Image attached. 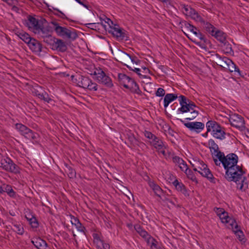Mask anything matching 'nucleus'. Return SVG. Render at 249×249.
<instances>
[{"mask_svg":"<svg viewBox=\"0 0 249 249\" xmlns=\"http://www.w3.org/2000/svg\"><path fill=\"white\" fill-rule=\"evenodd\" d=\"M245 174L242 166L238 165L226 171L225 178L229 181L235 182L238 189L245 191L248 188L249 184L247 178L244 176Z\"/></svg>","mask_w":249,"mask_h":249,"instance_id":"obj_1","label":"nucleus"},{"mask_svg":"<svg viewBox=\"0 0 249 249\" xmlns=\"http://www.w3.org/2000/svg\"><path fill=\"white\" fill-rule=\"evenodd\" d=\"M27 24L30 29L40 30L41 31H42L46 27H48V30H54L56 31H68L66 28L60 26L56 21H52L48 23L44 18L38 20L32 16L28 17Z\"/></svg>","mask_w":249,"mask_h":249,"instance_id":"obj_2","label":"nucleus"},{"mask_svg":"<svg viewBox=\"0 0 249 249\" xmlns=\"http://www.w3.org/2000/svg\"><path fill=\"white\" fill-rule=\"evenodd\" d=\"M182 11L183 14L188 18L195 20L196 22L203 23V27L207 31H215V28L211 24L205 22L202 17L196 10L188 5H182ZM216 31H219L216 30Z\"/></svg>","mask_w":249,"mask_h":249,"instance_id":"obj_3","label":"nucleus"},{"mask_svg":"<svg viewBox=\"0 0 249 249\" xmlns=\"http://www.w3.org/2000/svg\"><path fill=\"white\" fill-rule=\"evenodd\" d=\"M217 155L218 158L215 160V164L220 166L222 164L226 171L229 169L238 166V157L235 154L230 153L225 156L223 152H219Z\"/></svg>","mask_w":249,"mask_h":249,"instance_id":"obj_4","label":"nucleus"},{"mask_svg":"<svg viewBox=\"0 0 249 249\" xmlns=\"http://www.w3.org/2000/svg\"><path fill=\"white\" fill-rule=\"evenodd\" d=\"M195 171L198 172L202 176L206 178L212 183H215V178L211 173L207 165L197 157H195L190 161Z\"/></svg>","mask_w":249,"mask_h":249,"instance_id":"obj_5","label":"nucleus"},{"mask_svg":"<svg viewBox=\"0 0 249 249\" xmlns=\"http://www.w3.org/2000/svg\"><path fill=\"white\" fill-rule=\"evenodd\" d=\"M93 74L95 76V80L98 83L108 89H111L114 87L111 78L100 67L94 68Z\"/></svg>","mask_w":249,"mask_h":249,"instance_id":"obj_6","label":"nucleus"},{"mask_svg":"<svg viewBox=\"0 0 249 249\" xmlns=\"http://www.w3.org/2000/svg\"><path fill=\"white\" fill-rule=\"evenodd\" d=\"M190 40L201 48H205L208 40L201 32H183Z\"/></svg>","mask_w":249,"mask_h":249,"instance_id":"obj_7","label":"nucleus"},{"mask_svg":"<svg viewBox=\"0 0 249 249\" xmlns=\"http://www.w3.org/2000/svg\"><path fill=\"white\" fill-rule=\"evenodd\" d=\"M99 18L106 31H122L118 24L114 23L104 14H100Z\"/></svg>","mask_w":249,"mask_h":249,"instance_id":"obj_8","label":"nucleus"},{"mask_svg":"<svg viewBox=\"0 0 249 249\" xmlns=\"http://www.w3.org/2000/svg\"><path fill=\"white\" fill-rule=\"evenodd\" d=\"M78 85L90 91H96L98 88V85L93 82L89 77L81 76L78 80Z\"/></svg>","mask_w":249,"mask_h":249,"instance_id":"obj_9","label":"nucleus"},{"mask_svg":"<svg viewBox=\"0 0 249 249\" xmlns=\"http://www.w3.org/2000/svg\"><path fill=\"white\" fill-rule=\"evenodd\" d=\"M118 79L120 83L125 88L130 89L134 88L136 91L139 90L138 84L135 81L124 73H119Z\"/></svg>","mask_w":249,"mask_h":249,"instance_id":"obj_10","label":"nucleus"},{"mask_svg":"<svg viewBox=\"0 0 249 249\" xmlns=\"http://www.w3.org/2000/svg\"><path fill=\"white\" fill-rule=\"evenodd\" d=\"M229 120L231 126L241 131L245 130V120L241 115L237 114H232L230 115Z\"/></svg>","mask_w":249,"mask_h":249,"instance_id":"obj_11","label":"nucleus"},{"mask_svg":"<svg viewBox=\"0 0 249 249\" xmlns=\"http://www.w3.org/2000/svg\"><path fill=\"white\" fill-rule=\"evenodd\" d=\"M15 126L16 129L19 132L20 134L23 135L26 138L29 140L36 139L37 134L26 125L22 124L17 123L16 124Z\"/></svg>","mask_w":249,"mask_h":249,"instance_id":"obj_12","label":"nucleus"},{"mask_svg":"<svg viewBox=\"0 0 249 249\" xmlns=\"http://www.w3.org/2000/svg\"><path fill=\"white\" fill-rule=\"evenodd\" d=\"M191 132L200 133L204 128V123L199 122H186L182 119H178Z\"/></svg>","mask_w":249,"mask_h":249,"instance_id":"obj_13","label":"nucleus"},{"mask_svg":"<svg viewBox=\"0 0 249 249\" xmlns=\"http://www.w3.org/2000/svg\"><path fill=\"white\" fill-rule=\"evenodd\" d=\"M4 164L2 168L6 172L14 174H18L20 173V168L15 164L13 160L8 157H5Z\"/></svg>","mask_w":249,"mask_h":249,"instance_id":"obj_14","label":"nucleus"},{"mask_svg":"<svg viewBox=\"0 0 249 249\" xmlns=\"http://www.w3.org/2000/svg\"><path fill=\"white\" fill-rule=\"evenodd\" d=\"M58 36L61 37L67 43L75 40L78 36L77 32H57Z\"/></svg>","mask_w":249,"mask_h":249,"instance_id":"obj_15","label":"nucleus"},{"mask_svg":"<svg viewBox=\"0 0 249 249\" xmlns=\"http://www.w3.org/2000/svg\"><path fill=\"white\" fill-rule=\"evenodd\" d=\"M117 60L122 63L124 65L128 66V63L130 62V55L125 52L119 50L116 53Z\"/></svg>","mask_w":249,"mask_h":249,"instance_id":"obj_16","label":"nucleus"},{"mask_svg":"<svg viewBox=\"0 0 249 249\" xmlns=\"http://www.w3.org/2000/svg\"><path fill=\"white\" fill-rule=\"evenodd\" d=\"M208 145L213 160L214 161L215 160L218 158L217 155H218L219 152H222L219 150L218 145L213 140L210 139L208 141Z\"/></svg>","mask_w":249,"mask_h":249,"instance_id":"obj_17","label":"nucleus"},{"mask_svg":"<svg viewBox=\"0 0 249 249\" xmlns=\"http://www.w3.org/2000/svg\"><path fill=\"white\" fill-rule=\"evenodd\" d=\"M30 50L35 53L39 54L42 51V45L37 40L33 38L31 42L28 44Z\"/></svg>","mask_w":249,"mask_h":249,"instance_id":"obj_18","label":"nucleus"},{"mask_svg":"<svg viewBox=\"0 0 249 249\" xmlns=\"http://www.w3.org/2000/svg\"><path fill=\"white\" fill-rule=\"evenodd\" d=\"M38 35L43 39V41L47 44L53 47L56 38L53 37L49 32H37Z\"/></svg>","mask_w":249,"mask_h":249,"instance_id":"obj_19","label":"nucleus"},{"mask_svg":"<svg viewBox=\"0 0 249 249\" xmlns=\"http://www.w3.org/2000/svg\"><path fill=\"white\" fill-rule=\"evenodd\" d=\"M178 101L181 107L179 108L178 111L179 113H184L190 111L187 104V98L183 95L178 97Z\"/></svg>","mask_w":249,"mask_h":249,"instance_id":"obj_20","label":"nucleus"},{"mask_svg":"<svg viewBox=\"0 0 249 249\" xmlns=\"http://www.w3.org/2000/svg\"><path fill=\"white\" fill-rule=\"evenodd\" d=\"M214 59L217 65L224 69H225L227 65L229 64L228 61H231V60L226 56H221L218 53L215 54Z\"/></svg>","mask_w":249,"mask_h":249,"instance_id":"obj_21","label":"nucleus"},{"mask_svg":"<svg viewBox=\"0 0 249 249\" xmlns=\"http://www.w3.org/2000/svg\"><path fill=\"white\" fill-rule=\"evenodd\" d=\"M66 42L62 40L56 38L54 43L52 47V49L57 50L59 52H64L67 49Z\"/></svg>","mask_w":249,"mask_h":249,"instance_id":"obj_22","label":"nucleus"},{"mask_svg":"<svg viewBox=\"0 0 249 249\" xmlns=\"http://www.w3.org/2000/svg\"><path fill=\"white\" fill-rule=\"evenodd\" d=\"M31 242L37 249H47L48 247L46 242L40 237L34 238Z\"/></svg>","mask_w":249,"mask_h":249,"instance_id":"obj_23","label":"nucleus"},{"mask_svg":"<svg viewBox=\"0 0 249 249\" xmlns=\"http://www.w3.org/2000/svg\"><path fill=\"white\" fill-rule=\"evenodd\" d=\"M212 36H213L223 44L227 43L228 36L225 32H210Z\"/></svg>","mask_w":249,"mask_h":249,"instance_id":"obj_24","label":"nucleus"},{"mask_svg":"<svg viewBox=\"0 0 249 249\" xmlns=\"http://www.w3.org/2000/svg\"><path fill=\"white\" fill-rule=\"evenodd\" d=\"M213 136L216 139L223 140L225 139L226 133L224 131V128L222 127L220 124L215 130L213 133H212Z\"/></svg>","mask_w":249,"mask_h":249,"instance_id":"obj_25","label":"nucleus"},{"mask_svg":"<svg viewBox=\"0 0 249 249\" xmlns=\"http://www.w3.org/2000/svg\"><path fill=\"white\" fill-rule=\"evenodd\" d=\"M172 183L177 191L180 192L185 196H189L188 192L182 183L179 182L178 179H176Z\"/></svg>","mask_w":249,"mask_h":249,"instance_id":"obj_26","label":"nucleus"},{"mask_svg":"<svg viewBox=\"0 0 249 249\" xmlns=\"http://www.w3.org/2000/svg\"><path fill=\"white\" fill-rule=\"evenodd\" d=\"M150 143L157 149L158 151L162 149L165 147L163 142L157 136H155L150 141Z\"/></svg>","mask_w":249,"mask_h":249,"instance_id":"obj_27","label":"nucleus"},{"mask_svg":"<svg viewBox=\"0 0 249 249\" xmlns=\"http://www.w3.org/2000/svg\"><path fill=\"white\" fill-rule=\"evenodd\" d=\"M149 185L153 190L155 195L161 198V195L163 194V190L161 188L153 181H149Z\"/></svg>","mask_w":249,"mask_h":249,"instance_id":"obj_28","label":"nucleus"},{"mask_svg":"<svg viewBox=\"0 0 249 249\" xmlns=\"http://www.w3.org/2000/svg\"><path fill=\"white\" fill-rule=\"evenodd\" d=\"M179 27L181 31H184V30L194 31L195 29H196L195 26L186 21L180 22L179 24Z\"/></svg>","mask_w":249,"mask_h":249,"instance_id":"obj_29","label":"nucleus"},{"mask_svg":"<svg viewBox=\"0 0 249 249\" xmlns=\"http://www.w3.org/2000/svg\"><path fill=\"white\" fill-rule=\"evenodd\" d=\"M219 125V124L214 121H209L206 124L207 132H212V133H213Z\"/></svg>","mask_w":249,"mask_h":249,"instance_id":"obj_30","label":"nucleus"},{"mask_svg":"<svg viewBox=\"0 0 249 249\" xmlns=\"http://www.w3.org/2000/svg\"><path fill=\"white\" fill-rule=\"evenodd\" d=\"M119 41L128 40V36L125 32H108Z\"/></svg>","mask_w":249,"mask_h":249,"instance_id":"obj_31","label":"nucleus"},{"mask_svg":"<svg viewBox=\"0 0 249 249\" xmlns=\"http://www.w3.org/2000/svg\"><path fill=\"white\" fill-rule=\"evenodd\" d=\"M16 35L27 45L31 42L33 38L27 32H17Z\"/></svg>","mask_w":249,"mask_h":249,"instance_id":"obj_32","label":"nucleus"},{"mask_svg":"<svg viewBox=\"0 0 249 249\" xmlns=\"http://www.w3.org/2000/svg\"><path fill=\"white\" fill-rule=\"evenodd\" d=\"M178 98L177 94L173 93L167 94L164 98V107H167L169 103L174 101Z\"/></svg>","mask_w":249,"mask_h":249,"instance_id":"obj_33","label":"nucleus"},{"mask_svg":"<svg viewBox=\"0 0 249 249\" xmlns=\"http://www.w3.org/2000/svg\"><path fill=\"white\" fill-rule=\"evenodd\" d=\"M134 229L137 232L143 239H145L150 235L139 224L135 225Z\"/></svg>","mask_w":249,"mask_h":249,"instance_id":"obj_34","label":"nucleus"},{"mask_svg":"<svg viewBox=\"0 0 249 249\" xmlns=\"http://www.w3.org/2000/svg\"><path fill=\"white\" fill-rule=\"evenodd\" d=\"M144 239L146 241L147 245L149 246L151 249H153L154 248L157 249L158 242L151 235H149L148 237Z\"/></svg>","mask_w":249,"mask_h":249,"instance_id":"obj_35","label":"nucleus"},{"mask_svg":"<svg viewBox=\"0 0 249 249\" xmlns=\"http://www.w3.org/2000/svg\"><path fill=\"white\" fill-rule=\"evenodd\" d=\"M12 230L17 234L22 235L24 233V230L23 226L18 222L12 223Z\"/></svg>","mask_w":249,"mask_h":249,"instance_id":"obj_36","label":"nucleus"},{"mask_svg":"<svg viewBox=\"0 0 249 249\" xmlns=\"http://www.w3.org/2000/svg\"><path fill=\"white\" fill-rule=\"evenodd\" d=\"M229 64L227 65L225 69L231 72H235L238 73H240V70L238 67L232 62V60L231 61H228Z\"/></svg>","mask_w":249,"mask_h":249,"instance_id":"obj_37","label":"nucleus"},{"mask_svg":"<svg viewBox=\"0 0 249 249\" xmlns=\"http://www.w3.org/2000/svg\"><path fill=\"white\" fill-rule=\"evenodd\" d=\"M3 190L4 191V193L6 192L10 197H14L16 195V193L12 189V187L11 185L3 184Z\"/></svg>","mask_w":249,"mask_h":249,"instance_id":"obj_38","label":"nucleus"},{"mask_svg":"<svg viewBox=\"0 0 249 249\" xmlns=\"http://www.w3.org/2000/svg\"><path fill=\"white\" fill-rule=\"evenodd\" d=\"M64 165L66 167L65 171L67 173L70 178H73L75 177L76 172L75 170L68 163H65Z\"/></svg>","mask_w":249,"mask_h":249,"instance_id":"obj_39","label":"nucleus"},{"mask_svg":"<svg viewBox=\"0 0 249 249\" xmlns=\"http://www.w3.org/2000/svg\"><path fill=\"white\" fill-rule=\"evenodd\" d=\"M223 52L226 54H229L231 55H233L234 51L232 49L231 45L227 41V43L223 44Z\"/></svg>","mask_w":249,"mask_h":249,"instance_id":"obj_40","label":"nucleus"},{"mask_svg":"<svg viewBox=\"0 0 249 249\" xmlns=\"http://www.w3.org/2000/svg\"><path fill=\"white\" fill-rule=\"evenodd\" d=\"M226 223L229 224L233 231L234 230H235L239 228L235 219L230 217L229 219H228L227 222Z\"/></svg>","mask_w":249,"mask_h":249,"instance_id":"obj_41","label":"nucleus"},{"mask_svg":"<svg viewBox=\"0 0 249 249\" xmlns=\"http://www.w3.org/2000/svg\"><path fill=\"white\" fill-rule=\"evenodd\" d=\"M184 173L186 174L189 178L193 181L197 182L196 178L191 170L188 169Z\"/></svg>","mask_w":249,"mask_h":249,"instance_id":"obj_42","label":"nucleus"},{"mask_svg":"<svg viewBox=\"0 0 249 249\" xmlns=\"http://www.w3.org/2000/svg\"><path fill=\"white\" fill-rule=\"evenodd\" d=\"M235 232L237 238L241 241H243L244 239V235L243 231L240 229V228H238L237 229L234 230L233 231Z\"/></svg>","mask_w":249,"mask_h":249,"instance_id":"obj_43","label":"nucleus"},{"mask_svg":"<svg viewBox=\"0 0 249 249\" xmlns=\"http://www.w3.org/2000/svg\"><path fill=\"white\" fill-rule=\"evenodd\" d=\"M28 220L30 224L33 228H37L38 227V222L35 217L33 216Z\"/></svg>","mask_w":249,"mask_h":249,"instance_id":"obj_44","label":"nucleus"},{"mask_svg":"<svg viewBox=\"0 0 249 249\" xmlns=\"http://www.w3.org/2000/svg\"><path fill=\"white\" fill-rule=\"evenodd\" d=\"M39 99L47 103H50L52 101V99L49 97L48 94L45 91H43V94H42L41 97H40Z\"/></svg>","mask_w":249,"mask_h":249,"instance_id":"obj_45","label":"nucleus"},{"mask_svg":"<svg viewBox=\"0 0 249 249\" xmlns=\"http://www.w3.org/2000/svg\"><path fill=\"white\" fill-rule=\"evenodd\" d=\"M75 225L78 231L81 232H84L85 230V228L82 225V224L79 222V221L77 219H75Z\"/></svg>","mask_w":249,"mask_h":249,"instance_id":"obj_46","label":"nucleus"},{"mask_svg":"<svg viewBox=\"0 0 249 249\" xmlns=\"http://www.w3.org/2000/svg\"><path fill=\"white\" fill-rule=\"evenodd\" d=\"M172 160L174 163L176 164V165H178V166L181 164L183 163V159L180 158V157L178 156H173L172 157Z\"/></svg>","mask_w":249,"mask_h":249,"instance_id":"obj_47","label":"nucleus"},{"mask_svg":"<svg viewBox=\"0 0 249 249\" xmlns=\"http://www.w3.org/2000/svg\"><path fill=\"white\" fill-rule=\"evenodd\" d=\"M221 221L222 223H226L227 222V220L229 219L230 216H228V213L225 212L221 215L219 216Z\"/></svg>","mask_w":249,"mask_h":249,"instance_id":"obj_48","label":"nucleus"},{"mask_svg":"<svg viewBox=\"0 0 249 249\" xmlns=\"http://www.w3.org/2000/svg\"><path fill=\"white\" fill-rule=\"evenodd\" d=\"M190 115L189 117H187L185 119L186 120H192L195 119L198 114V111L196 110H193L190 111Z\"/></svg>","mask_w":249,"mask_h":249,"instance_id":"obj_49","label":"nucleus"},{"mask_svg":"<svg viewBox=\"0 0 249 249\" xmlns=\"http://www.w3.org/2000/svg\"><path fill=\"white\" fill-rule=\"evenodd\" d=\"M99 247L101 248V249H110L109 245L104 242L103 240H100L99 242Z\"/></svg>","mask_w":249,"mask_h":249,"instance_id":"obj_50","label":"nucleus"},{"mask_svg":"<svg viewBox=\"0 0 249 249\" xmlns=\"http://www.w3.org/2000/svg\"><path fill=\"white\" fill-rule=\"evenodd\" d=\"M187 104L188 105V107L189 108V110H190V111L193 110H196L195 108H198V107L195 104L194 102L190 101V100L188 99L187 98Z\"/></svg>","mask_w":249,"mask_h":249,"instance_id":"obj_51","label":"nucleus"},{"mask_svg":"<svg viewBox=\"0 0 249 249\" xmlns=\"http://www.w3.org/2000/svg\"><path fill=\"white\" fill-rule=\"evenodd\" d=\"M143 133L144 136L147 139L151 140V141L156 136L151 132L146 130L143 132Z\"/></svg>","mask_w":249,"mask_h":249,"instance_id":"obj_52","label":"nucleus"},{"mask_svg":"<svg viewBox=\"0 0 249 249\" xmlns=\"http://www.w3.org/2000/svg\"><path fill=\"white\" fill-rule=\"evenodd\" d=\"M165 95V90L163 89L159 88L156 92V95L159 97H162Z\"/></svg>","mask_w":249,"mask_h":249,"instance_id":"obj_53","label":"nucleus"},{"mask_svg":"<svg viewBox=\"0 0 249 249\" xmlns=\"http://www.w3.org/2000/svg\"><path fill=\"white\" fill-rule=\"evenodd\" d=\"M178 167H179V168L180 169V170L185 172V171H186L189 168L188 167V166L187 165V164L186 163V162L183 160V163H181L179 166Z\"/></svg>","mask_w":249,"mask_h":249,"instance_id":"obj_54","label":"nucleus"},{"mask_svg":"<svg viewBox=\"0 0 249 249\" xmlns=\"http://www.w3.org/2000/svg\"><path fill=\"white\" fill-rule=\"evenodd\" d=\"M130 61H131L133 64H136L137 65L140 63V60L137 57L134 55H130Z\"/></svg>","mask_w":249,"mask_h":249,"instance_id":"obj_55","label":"nucleus"},{"mask_svg":"<svg viewBox=\"0 0 249 249\" xmlns=\"http://www.w3.org/2000/svg\"><path fill=\"white\" fill-rule=\"evenodd\" d=\"M41 90H42V88L41 87L37 86L36 88L33 89L32 92L34 95L37 96Z\"/></svg>","mask_w":249,"mask_h":249,"instance_id":"obj_56","label":"nucleus"},{"mask_svg":"<svg viewBox=\"0 0 249 249\" xmlns=\"http://www.w3.org/2000/svg\"><path fill=\"white\" fill-rule=\"evenodd\" d=\"M214 211L216 213L217 215H218V216L225 212L224 209L221 208H214Z\"/></svg>","mask_w":249,"mask_h":249,"instance_id":"obj_57","label":"nucleus"},{"mask_svg":"<svg viewBox=\"0 0 249 249\" xmlns=\"http://www.w3.org/2000/svg\"><path fill=\"white\" fill-rule=\"evenodd\" d=\"M98 23H92L88 24V27L91 30H96V28L99 26Z\"/></svg>","mask_w":249,"mask_h":249,"instance_id":"obj_58","label":"nucleus"},{"mask_svg":"<svg viewBox=\"0 0 249 249\" xmlns=\"http://www.w3.org/2000/svg\"><path fill=\"white\" fill-rule=\"evenodd\" d=\"M127 68L129 70H131V71H135V72H136L138 75H140L141 74L140 73V72L141 71V70L139 68H134V69L130 66H127Z\"/></svg>","mask_w":249,"mask_h":249,"instance_id":"obj_59","label":"nucleus"},{"mask_svg":"<svg viewBox=\"0 0 249 249\" xmlns=\"http://www.w3.org/2000/svg\"><path fill=\"white\" fill-rule=\"evenodd\" d=\"M5 160V157H3L1 154H0V167L2 168L4 161Z\"/></svg>","mask_w":249,"mask_h":249,"instance_id":"obj_60","label":"nucleus"},{"mask_svg":"<svg viewBox=\"0 0 249 249\" xmlns=\"http://www.w3.org/2000/svg\"><path fill=\"white\" fill-rule=\"evenodd\" d=\"M164 148H162V149L160 150V151H158L159 152L161 153L163 156L166 159H168V157H166V151L164 150Z\"/></svg>","mask_w":249,"mask_h":249,"instance_id":"obj_61","label":"nucleus"},{"mask_svg":"<svg viewBox=\"0 0 249 249\" xmlns=\"http://www.w3.org/2000/svg\"><path fill=\"white\" fill-rule=\"evenodd\" d=\"M55 10H57V11L59 13V14H57L59 16H60L61 17H63L64 16L63 13L62 12H61V11H59L57 9H55Z\"/></svg>","mask_w":249,"mask_h":249,"instance_id":"obj_62","label":"nucleus"},{"mask_svg":"<svg viewBox=\"0 0 249 249\" xmlns=\"http://www.w3.org/2000/svg\"><path fill=\"white\" fill-rule=\"evenodd\" d=\"M76 1H77L78 3L82 5H84L83 3V0H75Z\"/></svg>","mask_w":249,"mask_h":249,"instance_id":"obj_63","label":"nucleus"},{"mask_svg":"<svg viewBox=\"0 0 249 249\" xmlns=\"http://www.w3.org/2000/svg\"><path fill=\"white\" fill-rule=\"evenodd\" d=\"M42 94H43V91L42 92L41 90L36 96L40 98L41 97Z\"/></svg>","mask_w":249,"mask_h":249,"instance_id":"obj_64","label":"nucleus"}]
</instances>
